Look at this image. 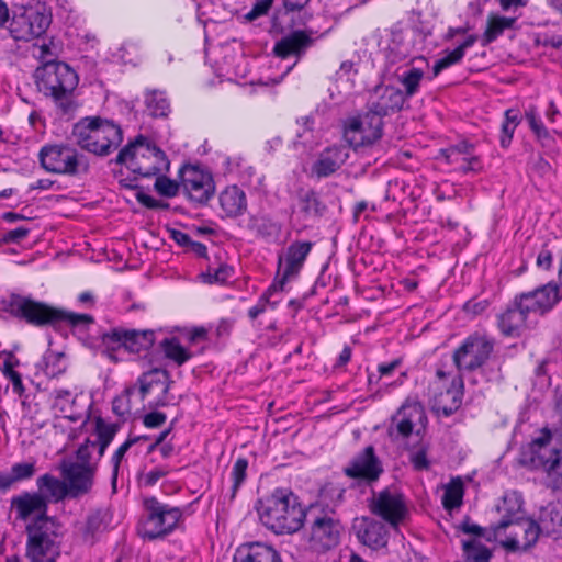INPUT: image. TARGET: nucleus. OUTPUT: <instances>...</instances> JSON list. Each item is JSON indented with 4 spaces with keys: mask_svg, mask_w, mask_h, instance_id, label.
Returning a JSON list of instances; mask_svg holds the SVG:
<instances>
[{
    "mask_svg": "<svg viewBox=\"0 0 562 562\" xmlns=\"http://www.w3.org/2000/svg\"><path fill=\"white\" fill-rule=\"evenodd\" d=\"M94 430L93 439H87L86 445L77 450L76 461L64 465L65 483L45 475L38 480L41 496L24 495L14 502L19 517L30 521L26 526L27 555L33 561H40L53 553L55 546V524L46 516L44 498L58 501L66 494L77 496L87 493L92 485L90 450L99 447V453L102 454L112 440L115 428L98 419Z\"/></svg>",
    "mask_w": 562,
    "mask_h": 562,
    "instance_id": "nucleus-1",
    "label": "nucleus"
},
{
    "mask_svg": "<svg viewBox=\"0 0 562 562\" xmlns=\"http://www.w3.org/2000/svg\"><path fill=\"white\" fill-rule=\"evenodd\" d=\"M520 505L515 496H506L499 512H504L501 524L493 530H483L474 524H464L465 533L484 537L487 540L499 542L510 550H526L538 539L540 528L530 518L519 515Z\"/></svg>",
    "mask_w": 562,
    "mask_h": 562,
    "instance_id": "nucleus-2",
    "label": "nucleus"
},
{
    "mask_svg": "<svg viewBox=\"0 0 562 562\" xmlns=\"http://www.w3.org/2000/svg\"><path fill=\"white\" fill-rule=\"evenodd\" d=\"M258 513L262 524L277 533L297 531L305 516L297 498L283 490L261 499Z\"/></svg>",
    "mask_w": 562,
    "mask_h": 562,
    "instance_id": "nucleus-3",
    "label": "nucleus"
},
{
    "mask_svg": "<svg viewBox=\"0 0 562 562\" xmlns=\"http://www.w3.org/2000/svg\"><path fill=\"white\" fill-rule=\"evenodd\" d=\"M74 135L78 145L95 155H106L121 140V130L111 122L100 119H86L75 126Z\"/></svg>",
    "mask_w": 562,
    "mask_h": 562,
    "instance_id": "nucleus-4",
    "label": "nucleus"
},
{
    "mask_svg": "<svg viewBox=\"0 0 562 562\" xmlns=\"http://www.w3.org/2000/svg\"><path fill=\"white\" fill-rule=\"evenodd\" d=\"M117 162L144 177L167 170L169 167L165 154L144 138H137L125 147L120 153Z\"/></svg>",
    "mask_w": 562,
    "mask_h": 562,
    "instance_id": "nucleus-5",
    "label": "nucleus"
},
{
    "mask_svg": "<svg viewBox=\"0 0 562 562\" xmlns=\"http://www.w3.org/2000/svg\"><path fill=\"white\" fill-rule=\"evenodd\" d=\"M530 461L562 485V435L544 431L529 448Z\"/></svg>",
    "mask_w": 562,
    "mask_h": 562,
    "instance_id": "nucleus-6",
    "label": "nucleus"
},
{
    "mask_svg": "<svg viewBox=\"0 0 562 562\" xmlns=\"http://www.w3.org/2000/svg\"><path fill=\"white\" fill-rule=\"evenodd\" d=\"M37 87L55 100L65 99L77 86V75L63 63L46 61L35 72Z\"/></svg>",
    "mask_w": 562,
    "mask_h": 562,
    "instance_id": "nucleus-7",
    "label": "nucleus"
},
{
    "mask_svg": "<svg viewBox=\"0 0 562 562\" xmlns=\"http://www.w3.org/2000/svg\"><path fill=\"white\" fill-rule=\"evenodd\" d=\"M50 23L44 4L18 8L10 22V33L18 41H30L41 36Z\"/></svg>",
    "mask_w": 562,
    "mask_h": 562,
    "instance_id": "nucleus-8",
    "label": "nucleus"
},
{
    "mask_svg": "<svg viewBox=\"0 0 562 562\" xmlns=\"http://www.w3.org/2000/svg\"><path fill=\"white\" fill-rule=\"evenodd\" d=\"M15 313L37 326L53 325L59 321H69L72 325L92 323V317L89 315L65 313L32 300L16 302Z\"/></svg>",
    "mask_w": 562,
    "mask_h": 562,
    "instance_id": "nucleus-9",
    "label": "nucleus"
},
{
    "mask_svg": "<svg viewBox=\"0 0 562 562\" xmlns=\"http://www.w3.org/2000/svg\"><path fill=\"white\" fill-rule=\"evenodd\" d=\"M154 345V334L151 331H135L113 329L104 334L102 337V346L104 352L113 361H119L116 351L121 348L131 353H139L143 350H148Z\"/></svg>",
    "mask_w": 562,
    "mask_h": 562,
    "instance_id": "nucleus-10",
    "label": "nucleus"
},
{
    "mask_svg": "<svg viewBox=\"0 0 562 562\" xmlns=\"http://www.w3.org/2000/svg\"><path fill=\"white\" fill-rule=\"evenodd\" d=\"M370 507L374 514L383 517L393 527L402 524L408 514L403 495L394 487L385 488L375 494Z\"/></svg>",
    "mask_w": 562,
    "mask_h": 562,
    "instance_id": "nucleus-11",
    "label": "nucleus"
},
{
    "mask_svg": "<svg viewBox=\"0 0 562 562\" xmlns=\"http://www.w3.org/2000/svg\"><path fill=\"white\" fill-rule=\"evenodd\" d=\"M180 178L184 191L195 202H206L214 193L215 187L212 176L198 166L183 167Z\"/></svg>",
    "mask_w": 562,
    "mask_h": 562,
    "instance_id": "nucleus-12",
    "label": "nucleus"
},
{
    "mask_svg": "<svg viewBox=\"0 0 562 562\" xmlns=\"http://www.w3.org/2000/svg\"><path fill=\"white\" fill-rule=\"evenodd\" d=\"M148 517L144 524L145 533L155 538L175 528L181 517L178 508H167L155 499L146 502Z\"/></svg>",
    "mask_w": 562,
    "mask_h": 562,
    "instance_id": "nucleus-13",
    "label": "nucleus"
},
{
    "mask_svg": "<svg viewBox=\"0 0 562 562\" xmlns=\"http://www.w3.org/2000/svg\"><path fill=\"white\" fill-rule=\"evenodd\" d=\"M492 348L491 341L485 337H470L454 353V363L459 370H474L487 360Z\"/></svg>",
    "mask_w": 562,
    "mask_h": 562,
    "instance_id": "nucleus-14",
    "label": "nucleus"
},
{
    "mask_svg": "<svg viewBox=\"0 0 562 562\" xmlns=\"http://www.w3.org/2000/svg\"><path fill=\"white\" fill-rule=\"evenodd\" d=\"M382 117L379 113H368L351 120L346 128L345 138L355 147L371 144L381 136Z\"/></svg>",
    "mask_w": 562,
    "mask_h": 562,
    "instance_id": "nucleus-15",
    "label": "nucleus"
},
{
    "mask_svg": "<svg viewBox=\"0 0 562 562\" xmlns=\"http://www.w3.org/2000/svg\"><path fill=\"white\" fill-rule=\"evenodd\" d=\"M340 526L330 517L317 518L310 530L308 541L314 550H327L338 543Z\"/></svg>",
    "mask_w": 562,
    "mask_h": 562,
    "instance_id": "nucleus-16",
    "label": "nucleus"
},
{
    "mask_svg": "<svg viewBox=\"0 0 562 562\" xmlns=\"http://www.w3.org/2000/svg\"><path fill=\"white\" fill-rule=\"evenodd\" d=\"M424 418V411L419 404H404L392 417L389 434L393 438H406L412 432L413 426L423 423Z\"/></svg>",
    "mask_w": 562,
    "mask_h": 562,
    "instance_id": "nucleus-17",
    "label": "nucleus"
},
{
    "mask_svg": "<svg viewBox=\"0 0 562 562\" xmlns=\"http://www.w3.org/2000/svg\"><path fill=\"white\" fill-rule=\"evenodd\" d=\"M41 162L46 170L53 172H74L77 166L75 150L59 146L43 149Z\"/></svg>",
    "mask_w": 562,
    "mask_h": 562,
    "instance_id": "nucleus-18",
    "label": "nucleus"
},
{
    "mask_svg": "<svg viewBox=\"0 0 562 562\" xmlns=\"http://www.w3.org/2000/svg\"><path fill=\"white\" fill-rule=\"evenodd\" d=\"M519 300L522 308L543 313L560 300L559 289L557 284L548 283L532 293L522 294Z\"/></svg>",
    "mask_w": 562,
    "mask_h": 562,
    "instance_id": "nucleus-19",
    "label": "nucleus"
},
{
    "mask_svg": "<svg viewBox=\"0 0 562 562\" xmlns=\"http://www.w3.org/2000/svg\"><path fill=\"white\" fill-rule=\"evenodd\" d=\"M352 528L363 544L371 548L385 544V531L382 522L369 517H359L353 520Z\"/></svg>",
    "mask_w": 562,
    "mask_h": 562,
    "instance_id": "nucleus-20",
    "label": "nucleus"
},
{
    "mask_svg": "<svg viewBox=\"0 0 562 562\" xmlns=\"http://www.w3.org/2000/svg\"><path fill=\"white\" fill-rule=\"evenodd\" d=\"M234 562H280V558L273 548L256 542L240 546Z\"/></svg>",
    "mask_w": 562,
    "mask_h": 562,
    "instance_id": "nucleus-21",
    "label": "nucleus"
},
{
    "mask_svg": "<svg viewBox=\"0 0 562 562\" xmlns=\"http://www.w3.org/2000/svg\"><path fill=\"white\" fill-rule=\"evenodd\" d=\"M381 469L373 457L372 448H368L366 452L356 459L352 464L346 468L345 472L350 477H360L364 480H375Z\"/></svg>",
    "mask_w": 562,
    "mask_h": 562,
    "instance_id": "nucleus-22",
    "label": "nucleus"
},
{
    "mask_svg": "<svg viewBox=\"0 0 562 562\" xmlns=\"http://www.w3.org/2000/svg\"><path fill=\"white\" fill-rule=\"evenodd\" d=\"M312 245L310 243H297L292 245L284 258V274L283 280L279 285H273L271 291L282 289L284 280L296 274L300 270L305 257L311 250Z\"/></svg>",
    "mask_w": 562,
    "mask_h": 562,
    "instance_id": "nucleus-23",
    "label": "nucleus"
},
{
    "mask_svg": "<svg viewBox=\"0 0 562 562\" xmlns=\"http://www.w3.org/2000/svg\"><path fill=\"white\" fill-rule=\"evenodd\" d=\"M529 311L520 306V300L509 307L499 318V327L504 335L518 336L526 325Z\"/></svg>",
    "mask_w": 562,
    "mask_h": 562,
    "instance_id": "nucleus-24",
    "label": "nucleus"
},
{
    "mask_svg": "<svg viewBox=\"0 0 562 562\" xmlns=\"http://www.w3.org/2000/svg\"><path fill=\"white\" fill-rule=\"evenodd\" d=\"M218 200L221 209L227 216H238L246 210L245 193L236 186L225 188Z\"/></svg>",
    "mask_w": 562,
    "mask_h": 562,
    "instance_id": "nucleus-25",
    "label": "nucleus"
},
{
    "mask_svg": "<svg viewBox=\"0 0 562 562\" xmlns=\"http://www.w3.org/2000/svg\"><path fill=\"white\" fill-rule=\"evenodd\" d=\"M540 532L547 535L562 533V504H551L543 508L539 518Z\"/></svg>",
    "mask_w": 562,
    "mask_h": 562,
    "instance_id": "nucleus-26",
    "label": "nucleus"
},
{
    "mask_svg": "<svg viewBox=\"0 0 562 562\" xmlns=\"http://www.w3.org/2000/svg\"><path fill=\"white\" fill-rule=\"evenodd\" d=\"M348 158L345 148H329L324 151L315 164V171L318 176H327L339 168Z\"/></svg>",
    "mask_w": 562,
    "mask_h": 562,
    "instance_id": "nucleus-27",
    "label": "nucleus"
},
{
    "mask_svg": "<svg viewBox=\"0 0 562 562\" xmlns=\"http://www.w3.org/2000/svg\"><path fill=\"white\" fill-rule=\"evenodd\" d=\"M311 43L310 37L303 32H294L293 34L282 38L274 47V53L279 57H286L291 54H300Z\"/></svg>",
    "mask_w": 562,
    "mask_h": 562,
    "instance_id": "nucleus-28",
    "label": "nucleus"
},
{
    "mask_svg": "<svg viewBox=\"0 0 562 562\" xmlns=\"http://www.w3.org/2000/svg\"><path fill=\"white\" fill-rule=\"evenodd\" d=\"M461 403L460 386H452L445 393L437 394L434 398V408L445 415L453 413Z\"/></svg>",
    "mask_w": 562,
    "mask_h": 562,
    "instance_id": "nucleus-29",
    "label": "nucleus"
},
{
    "mask_svg": "<svg viewBox=\"0 0 562 562\" xmlns=\"http://www.w3.org/2000/svg\"><path fill=\"white\" fill-rule=\"evenodd\" d=\"M476 41V37L471 35L468 37V40L461 44L459 47H457L454 50L448 53L445 57L439 59L436 65L434 66V74L437 76L441 70L445 68H448L457 63H459L463 55L465 48L472 46Z\"/></svg>",
    "mask_w": 562,
    "mask_h": 562,
    "instance_id": "nucleus-30",
    "label": "nucleus"
},
{
    "mask_svg": "<svg viewBox=\"0 0 562 562\" xmlns=\"http://www.w3.org/2000/svg\"><path fill=\"white\" fill-rule=\"evenodd\" d=\"M138 382L139 394L142 398L150 391L153 384H161L164 386V392H167L168 390V374L166 371L151 370L147 373H144Z\"/></svg>",
    "mask_w": 562,
    "mask_h": 562,
    "instance_id": "nucleus-31",
    "label": "nucleus"
},
{
    "mask_svg": "<svg viewBox=\"0 0 562 562\" xmlns=\"http://www.w3.org/2000/svg\"><path fill=\"white\" fill-rule=\"evenodd\" d=\"M165 356L181 366L191 358V352L182 347L176 339H167L162 342Z\"/></svg>",
    "mask_w": 562,
    "mask_h": 562,
    "instance_id": "nucleus-32",
    "label": "nucleus"
},
{
    "mask_svg": "<svg viewBox=\"0 0 562 562\" xmlns=\"http://www.w3.org/2000/svg\"><path fill=\"white\" fill-rule=\"evenodd\" d=\"M514 22L515 19L492 15L488 20V25L484 33L485 43L494 41L504 32V30L512 27Z\"/></svg>",
    "mask_w": 562,
    "mask_h": 562,
    "instance_id": "nucleus-33",
    "label": "nucleus"
},
{
    "mask_svg": "<svg viewBox=\"0 0 562 562\" xmlns=\"http://www.w3.org/2000/svg\"><path fill=\"white\" fill-rule=\"evenodd\" d=\"M463 496V484L460 479L452 480L445 487L443 505L446 508L460 506Z\"/></svg>",
    "mask_w": 562,
    "mask_h": 562,
    "instance_id": "nucleus-34",
    "label": "nucleus"
},
{
    "mask_svg": "<svg viewBox=\"0 0 562 562\" xmlns=\"http://www.w3.org/2000/svg\"><path fill=\"white\" fill-rule=\"evenodd\" d=\"M463 549L468 558L476 562H487L491 557V551L483 547L476 539L464 540Z\"/></svg>",
    "mask_w": 562,
    "mask_h": 562,
    "instance_id": "nucleus-35",
    "label": "nucleus"
},
{
    "mask_svg": "<svg viewBox=\"0 0 562 562\" xmlns=\"http://www.w3.org/2000/svg\"><path fill=\"white\" fill-rule=\"evenodd\" d=\"M134 393V387H127L120 396H117L113 401V411L119 416H126L133 409L132 395Z\"/></svg>",
    "mask_w": 562,
    "mask_h": 562,
    "instance_id": "nucleus-36",
    "label": "nucleus"
},
{
    "mask_svg": "<svg viewBox=\"0 0 562 562\" xmlns=\"http://www.w3.org/2000/svg\"><path fill=\"white\" fill-rule=\"evenodd\" d=\"M57 55L58 47L53 42L34 45L33 47V56L40 59L43 65L46 61H55Z\"/></svg>",
    "mask_w": 562,
    "mask_h": 562,
    "instance_id": "nucleus-37",
    "label": "nucleus"
},
{
    "mask_svg": "<svg viewBox=\"0 0 562 562\" xmlns=\"http://www.w3.org/2000/svg\"><path fill=\"white\" fill-rule=\"evenodd\" d=\"M383 99L385 101L382 104V110H398L405 100L403 92L395 88H386Z\"/></svg>",
    "mask_w": 562,
    "mask_h": 562,
    "instance_id": "nucleus-38",
    "label": "nucleus"
},
{
    "mask_svg": "<svg viewBox=\"0 0 562 562\" xmlns=\"http://www.w3.org/2000/svg\"><path fill=\"white\" fill-rule=\"evenodd\" d=\"M422 78L423 71L415 68L402 75L401 82L405 87L407 95H412L416 92Z\"/></svg>",
    "mask_w": 562,
    "mask_h": 562,
    "instance_id": "nucleus-39",
    "label": "nucleus"
},
{
    "mask_svg": "<svg viewBox=\"0 0 562 562\" xmlns=\"http://www.w3.org/2000/svg\"><path fill=\"white\" fill-rule=\"evenodd\" d=\"M155 187L159 193L166 196H175L179 190V184L166 177L157 178Z\"/></svg>",
    "mask_w": 562,
    "mask_h": 562,
    "instance_id": "nucleus-40",
    "label": "nucleus"
},
{
    "mask_svg": "<svg viewBox=\"0 0 562 562\" xmlns=\"http://www.w3.org/2000/svg\"><path fill=\"white\" fill-rule=\"evenodd\" d=\"M74 400L70 398V394L68 392H60L55 401V407L63 414H65L66 417H72L71 416V408L74 405Z\"/></svg>",
    "mask_w": 562,
    "mask_h": 562,
    "instance_id": "nucleus-41",
    "label": "nucleus"
},
{
    "mask_svg": "<svg viewBox=\"0 0 562 562\" xmlns=\"http://www.w3.org/2000/svg\"><path fill=\"white\" fill-rule=\"evenodd\" d=\"M166 436L167 432L161 434L150 448L154 453H159L161 458L170 457L173 451V446L165 441Z\"/></svg>",
    "mask_w": 562,
    "mask_h": 562,
    "instance_id": "nucleus-42",
    "label": "nucleus"
},
{
    "mask_svg": "<svg viewBox=\"0 0 562 562\" xmlns=\"http://www.w3.org/2000/svg\"><path fill=\"white\" fill-rule=\"evenodd\" d=\"M14 481H21L27 479L34 474V464L33 463H19L12 468L11 471Z\"/></svg>",
    "mask_w": 562,
    "mask_h": 562,
    "instance_id": "nucleus-43",
    "label": "nucleus"
},
{
    "mask_svg": "<svg viewBox=\"0 0 562 562\" xmlns=\"http://www.w3.org/2000/svg\"><path fill=\"white\" fill-rule=\"evenodd\" d=\"M526 116L529 121V125L533 133L539 137H544L548 135L546 128L542 126L541 122L536 117V111L533 108L529 109L526 113Z\"/></svg>",
    "mask_w": 562,
    "mask_h": 562,
    "instance_id": "nucleus-44",
    "label": "nucleus"
},
{
    "mask_svg": "<svg viewBox=\"0 0 562 562\" xmlns=\"http://www.w3.org/2000/svg\"><path fill=\"white\" fill-rule=\"evenodd\" d=\"M247 461L245 459H238L234 465L233 477H234V490L243 483L247 469Z\"/></svg>",
    "mask_w": 562,
    "mask_h": 562,
    "instance_id": "nucleus-45",
    "label": "nucleus"
},
{
    "mask_svg": "<svg viewBox=\"0 0 562 562\" xmlns=\"http://www.w3.org/2000/svg\"><path fill=\"white\" fill-rule=\"evenodd\" d=\"M411 462L415 470H427L429 468V461L424 449L413 451L411 453Z\"/></svg>",
    "mask_w": 562,
    "mask_h": 562,
    "instance_id": "nucleus-46",
    "label": "nucleus"
},
{
    "mask_svg": "<svg viewBox=\"0 0 562 562\" xmlns=\"http://www.w3.org/2000/svg\"><path fill=\"white\" fill-rule=\"evenodd\" d=\"M552 251L548 248H542L537 257V268L542 271L549 270L552 263Z\"/></svg>",
    "mask_w": 562,
    "mask_h": 562,
    "instance_id": "nucleus-47",
    "label": "nucleus"
},
{
    "mask_svg": "<svg viewBox=\"0 0 562 562\" xmlns=\"http://www.w3.org/2000/svg\"><path fill=\"white\" fill-rule=\"evenodd\" d=\"M272 3V0H262L256 3L254 9L246 15V19L249 21H252L257 19L260 15H263L267 13L268 9L270 8Z\"/></svg>",
    "mask_w": 562,
    "mask_h": 562,
    "instance_id": "nucleus-48",
    "label": "nucleus"
},
{
    "mask_svg": "<svg viewBox=\"0 0 562 562\" xmlns=\"http://www.w3.org/2000/svg\"><path fill=\"white\" fill-rule=\"evenodd\" d=\"M487 306V301L481 300V299H474L469 301L464 305V310L472 314V315H479L481 314Z\"/></svg>",
    "mask_w": 562,
    "mask_h": 562,
    "instance_id": "nucleus-49",
    "label": "nucleus"
},
{
    "mask_svg": "<svg viewBox=\"0 0 562 562\" xmlns=\"http://www.w3.org/2000/svg\"><path fill=\"white\" fill-rule=\"evenodd\" d=\"M14 363L9 358L4 362L3 373L13 382L15 387L21 386V378L18 372L13 370Z\"/></svg>",
    "mask_w": 562,
    "mask_h": 562,
    "instance_id": "nucleus-50",
    "label": "nucleus"
},
{
    "mask_svg": "<svg viewBox=\"0 0 562 562\" xmlns=\"http://www.w3.org/2000/svg\"><path fill=\"white\" fill-rule=\"evenodd\" d=\"M166 420V416L162 413L154 412L145 416L144 424L147 427L161 426Z\"/></svg>",
    "mask_w": 562,
    "mask_h": 562,
    "instance_id": "nucleus-51",
    "label": "nucleus"
},
{
    "mask_svg": "<svg viewBox=\"0 0 562 562\" xmlns=\"http://www.w3.org/2000/svg\"><path fill=\"white\" fill-rule=\"evenodd\" d=\"M167 471L164 469H155L144 476V482L147 485H154L157 481L166 475Z\"/></svg>",
    "mask_w": 562,
    "mask_h": 562,
    "instance_id": "nucleus-52",
    "label": "nucleus"
},
{
    "mask_svg": "<svg viewBox=\"0 0 562 562\" xmlns=\"http://www.w3.org/2000/svg\"><path fill=\"white\" fill-rule=\"evenodd\" d=\"M204 278H207V281L210 283L212 282H224L228 278V270L226 268H220L217 269L214 274L207 273L203 276Z\"/></svg>",
    "mask_w": 562,
    "mask_h": 562,
    "instance_id": "nucleus-53",
    "label": "nucleus"
},
{
    "mask_svg": "<svg viewBox=\"0 0 562 562\" xmlns=\"http://www.w3.org/2000/svg\"><path fill=\"white\" fill-rule=\"evenodd\" d=\"M26 234H27L26 228H18L14 231H10L4 235L3 240L7 243L18 241V240L24 238L26 236Z\"/></svg>",
    "mask_w": 562,
    "mask_h": 562,
    "instance_id": "nucleus-54",
    "label": "nucleus"
},
{
    "mask_svg": "<svg viewBox=\"0 0 562 562\" xmlns=\"http://www.w3.org/2000/svg\"><path fill=\"white\" fill-rule=\"evenodd\" d=\"M515 127L509 123L505 122L503 124V136L501 138V144L503 147H507L512 140Z\"/></svg>",
    "mask_w": 562,
    "mask_h": 562,
    "instance_id": "nucleus-55",
    "label": "nucleus"
},
{
    "mask_svg": "<svg viewBox=\"0 0 562 562\" xmlns=\"http://www.w3.org/2000/svg\"><path fill=\"white\" fill-rule=\"evenodd\" d=\"M171 238L181 246H190V238L187 234L180 232V231H171L170 232Z\"/></svg>",
    "mask_w": 562,
    "mask_h": 562,
    "instance_id": "nucleus-56",
    "label": "nucleus"
},
{
    "mask_svg": "<svg viewBox=\"0 0 562 562\" xmlns=\"http://www.w3.org/2000/svg\"><path fill=\"white\" fill-rule=\"evenodd\" d=\"M133 441L128 440L126 441L125 443H123L120 449L116 451L115 456H114V468H115V471L117 470V467H119V463L121 461V459L123 458V456L125 454V452L130 449L131 445H132Z\"/></svg>",
    "mask_w": 562,
    "mask_h": 562,
    "instance_id": "nucleus-57",
    "label": "nucleus"
},
{
    "mask_svg": "<svg viewBox=\"0 0 562 562\" xmlns=\"http://www.w3.org/2000/svg\"><path fill=\"white\" fill-rule=\"evenodd\" d=\"M15 483L14 477L10 473H0V488H7Z\"/></svg>",
    "mask_w": 562,
    "mask_h": 562,
    "instance_id": "nucleus-58",
    "label": "nucleus"
},
{
    "mask_svg": "<svg viewBox=\"0 0 562 562\" xmlns=\"http://www.w3.org/2000/svg\"><path fill=\"white\" fill-rule=\"evenodd\" d=\"M206 336V330L204 328H195L190 333V341L198 342L199 340L204 339Z\"/></svg>",
    "mask_w": 562,
    "mask_h": 562,
    "instance_id": "nucleus-59",
    "label": "nucleus"
},
{
    "mask_svg": "<svg viewBox=\"0 0 562 562\" xmlns=\"http://www.w3.org/2000/svg\"><path fill=\"white\" fill-rule=\"evenodd\" d=\"M507 123H509L510 125H513V127H516L519 123V114L517 111H514V110H508L506 112V121Z\"/></svg>",
    "mask_w": 562,
    "mask_h": 562,
    "instance_id": "nucleus-60",
    "label": "nucleus"
},
{
    "mask_svg": "<svg viewBox=\"0 0 562 562\" xmlns=\"http://www.w3.org/2000/svg\"><path fill=\"white\" fill-rule=\"evenodd\" d=\"M137 198L144 205H146L148 207L157 206V202L153 198H150L144 193H137Z\"/></svg>",
    "mask_w": 562,
    "mask_h": 562,
    "instance_id": "nucleus-61",
    "label": "nucleus"
},
{
    "mask_svg": "<svg viewBox=\"0 0 562 562\" xmlns=\"http://www.w3.org/2000/svg\"><path fill=\"white\" fill-rule=\"evenodd\" d=\"M310 0H285V5L290 9H301L303 8Z\"/></svg>",
    "mask_w": 562,
    "mask_h": 562,
    "instance_id": "nucleus-62",
    "label": "nucleus"
},
{
    "mask_svg": "<svg viewBox=\"0 0 562 562\" xmlns=\"http://www.w3.org/2000/svg\"><path fill=\"white\" fill-rule=\"evenodd\" d=\"M469 148H470V145L467 144V143H462L460 145H457L456 147L449 149V154H447V159H450V156L451 154H453L454 151H458V153H468L469 151Z\"/></svg>",
    "mask_w": 562,
    "mask_h": 562,
    "instance_id": "nucleus-63",
    "label": "nucleus"
},
{
    "mask_svg": "<svg viewBox=\"0 0 562 562\" xmlns=\"http://www.w3.org/2000/svg\"><path fill=\"white\" fill-rule=\"evenodd\" d=\"M398 364V361H393L389 364L380 366L379 371L382 375L390 374Z\"/></svg>",
    "mask_w": 562,
    "mask_h": 562,
    "instance_id": "nucleus-64",
    "label": "nucleus"
}]
</instances>
